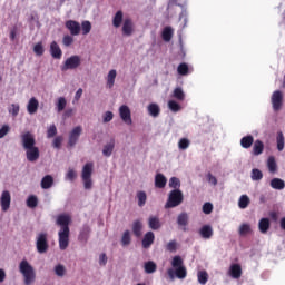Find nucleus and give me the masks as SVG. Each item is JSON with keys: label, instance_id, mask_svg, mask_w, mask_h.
<instances>
[{"label": "nucleus", "instance_id": "obj_1", "mask_svg": "<svg viewBox=\"0 0 285 285\" xmlns=\"http://www.w3.org/2000/svg\"><path fill=\"white\" fill-rule=\"evenodd\" d=\"M72 218L68 214L57 216L56 224L60 227L58 232V244L60 250H66L70 246V224Z\"/></svg>", "mask_w": 285, "mask_h": 285}, {"label": "nucleus", "instance_id": "obj_2", "mask_svg": "<svg viewBox=\"0 0 285 285\" xmlns=\"http://www.w3.org/2000/svg\"><path fill=\"white\" fill-rule=\"evenodd\" d=\"M22 148L26 150V157L29 161L35 163L39 159V147L36 146L37 140L35 135L30 131L21 134L20 136Z\"/></svg>", "mask_w": 285, "mask_h": 285}, {"label": "nucleus", "instance_id": "obj_3", "mask_svg": "<svg viewBox=\"0 0 285 285\" xmlns=\"http://www.w3.org/2000/svg\"><path fill=\"white\" fill-rule=\"evenodd\" d=\"M173 268H176L175 272L173 268L168 269V275L171 279L178 277V279H186V275H188V272L186 271V267L184 266V259H181V256H174L171 261Z\"/></svg>", "mask_w": 285, "mask_h": 285}, {"label": "nucleus", "instance_id": "obj_4", "mask_svg": "<svg viewBox=\"0 0 285 285\" xmlns=\"http://www.w3.org/2000/svg\"><path fill=\"white\" fill-rule=\"evenodd\" d=\"M19 271L24 277V285H31L35 283L37 274L35 273V267H32L28 261L23 259L20 262Z\"/></svg>", "mask_w": 285, "mask_h": 285}, {"label": "nucleus", "instance_id": "obj_5", "mask_svg": "<svg viewBox=\"0 0 285 285\" xmlns=\"http://www.w3.org/2000/svg\"><path fill=\"white\" fill-rule=\"evenodd\" d=\"M184 203V194L179 189H173L169 193L167 203L165 204V208H177V206H181Z\"/></svg>", "mask_w": 285, "mask_h": 285}, {"label": "nucleus", "instance_id": "obj_6", "mask_svg": "<svg viewBox=\"0 0 285 285\" xmlns=\"http://www.w3.org/2000/svg\"><path fill=\"white\" fill-rule=\"evenodd\" d=\"M94 166L95 165L92 163H87L82 167L81 179L83 181L85 190H90V188H92V168H94Z\"/></svg>", "mask_w": 285, "mask_h": 285}, {"label": "nucleus", "instance_id": "obj_7", "mask_svg": "<svg viewBox=\"0 0 285 285\" xmlns=\"http://www.w3.org/2000/svg\"><path fill=\"white\" fill-rule=\"evenodd\" d=\"M81 66V57L75 55L69 57L63 65L61 66L62 72H67V70H77Z\"/></svg>", "mask_w": 285, "mask_h": 285}, {"label": "nucleus", "instance_id": "obj_8", "mask_svg": "<svg viewBox=\"0 0 285 285\" xmlns=\"http://www.w3.org/2000/svg\"><path fill=\"white\" fill-rule=\"evenodd\" d=\"M50 246L48 245V234L47 233H40L37 237V242H36V248L37 252L40 255H43V253H48V248Z\"/></svg>", "mask_w": 285, "mask_h": 285}, {"label": "nucleus", "instance_id": "obj_9", "mask_svg": "<svg viewBox=\"0 0 285 285\" xmlns=\"http://www.w3.org/2000/svg\"><path fill=\"white\" fill-rule=\"evenodd\" d=\"M82 132H83V128H81V126L75 127L69 132V139H68V144H67V148H75V146H77V141H79V138L81 137Z\"/></svg>", "mask_w": 285, "mask_h": 285}, {"label": "nucleus", "instance_id": "obj_10", "mask_svg": "<svg viewBox=\"0 0 285 285\" xmlns=\"http://www.w3.org/2000/svg\"><path fill=\"white\" fill-rule=\"evenodd\" d=\"M284 105V95L281 90H276L272 95V106L275 112L282 110V106Z\"/></svg>", "mask_w": 285, "mask_h": 285}, {"label": "nucleus", "instance_id": "obj_11", "mask_svg": "<svg viewBox=\"0 0 285 285\" xmlns=\"http://www.w3.org/2000/svg\"><path fill=\"white\" fill-rule=\"evenodd\" d=\"M119 115H120V119H122V121L127 124V126H132V116L130 114L129 106H126V105L120 106Z\"/></svg>", "mask_w": 285, "mask_h": 285}, {"label": "nucleus", "instance_id": "obj_12", "mask_svg": "<svg viewBox=\"0 0 285 285\" xmlns=\"http://www.w3.org/2000/svg\"><path fill=\"white\" fill-rule=\"evenodd\" d=\"M12 202V196H10V191L4 190L0 197V206L3 213H8L10 210V203Z\"/></svg>", "mask_w": 285, "mask_h": 285}, {"label": "nucleus", "instance_id": "obj_13", "mask_svg": "<svg viewBox=\"0 0 285 285\" xmlns=\"http://www.w3.org/2000/svg\"><path fill=\"white\" fill-rule=\"evenodd\" d=\"M67 30H69L71 37H77L80 35L81 32V24H79V22L75 21V20H68L65 23Z\"/></svg>", "mask_w": 285, "mask_h": 285}, {"label": "nucleus", "instance_id": "obj_14", "mask_svg": "<svg viewBox=\"0 0 285 285\" xmlns=\"http://www.w3.org/2000/svg\"><path fill=\"white\" fill-rule=\"evenodd\" d=\"M132 32H135V23H132V19L126 18L122 23V35L131 37Z\"/></svg>", "mask_w": 285, "mask_h": 285}, {"label": "nucleus", "instance_id": "obj_15", "mask_svg": "<svg viewBox=\"0 0 285 285\" xmlns=\"http://www.w3.org/2000/svg\"><path fill=\"white\" fill-rule=\"evenodd\" d=\"M189 222H190V217L188 216V213H186V212L180 213L177 217V224L181 228V230H184L185 233H186V230H188V228H186V226H188Z\"/></svg>", "mask_w": 285, "mask_h": 285}, {"label": "nucleus", "instance_id": "obj_16", "mask_svg": "<svg viewBox=\"0 0 285 285\" xmlns=\"http://www.w3.org/2000/svg\"><path fill=\"white\" fill-rule=\"evenodd\" d=\"M142 248H150L155 244V233L147 232L142 238Z\"/></svg>", "mask_w": 285, "mask_h": 285}, {"label": "nucleus", "instance_id": "obj_17", "mask_svg": "<svg viewBox=\"0 0 285 285\" xmlns=\"http://www.w3.org/2000/svg\"><path fill=\"white\" fill-rule=\"evenodd\" d=\"M50 55L53 59H61L63 51H61V47L57 41H52L50 45Z\"/></svg>", "mask_w": 285, "mask_h": 285}, {"label": "nucleus", "instance_id": "obj_18", "mask_svg": "<svg viewBox=\"0 0 285 285\" xmlns=\"http://www.w3.org/2000/svg\"><path fill=\"white\" fill-rule=\"evenodd\" d=\"M229 275L233 279H239V277H242V265L232 264L229 267Z\"/></svg>", "mask_w": 285, "mask_h": 285}, {"label": "nucleus", "instance_id": "obj_19", "mask_svg": "<svg viewBox=\"0 0 285 285\" xmlns=\"http://www.w3.org/2000/svg\"><path fill=\"white\" fill-rule=\"evenodd\" d=\"M148 226L151 230H159V228H161V220H159V216H150L148 218Z\"/></svg>", "mask_w": 285, "mask_h": 285}, {"label": "nucleus", "instance_id": "obj_20", "mask_svg": "<svg viewBox=\"0 0 285 285\" xmlns=\"http://www.w3.org/2000/svg\"><path fill=\"white\" fill-rule=\"evenodd\" d=\"M27 110L29 115H35L37 110H39V100H37V98L35 97L30 98L27 105Z\"/></svg>", "mask_w": 285, "mask_h": 285}, {"label": "nucleus", "instance_id": "obj_21", "mask_svg": "<svg viewBox=\"0 0 285 285\" xmlns=\"http://www.w3.org/2000/svg\"><path fill=\"white\" fill-rule=\"evenodd\" d=\"M131 230L135 237H141V235H144V224L141 223V220H135L132 223Z\"/></svg>", "mask_w": 285, "mask_h": 285}, {"label": "nucleus", "instance_id": "obj_22", "mask_svg": "<svg viewBox=\"0 0 285 285\" xmlns=\"http://www.w3.org/2000/svg\"><path fill=\"white\" fill-rule=\"evenodd\" d=\"M89 237H90V226L83 225L82 229L79 233L78 239H79V242H82L83 244H86V242H88Z\"/></svg>", "mask_w": 285, "mask_h": 285}, {"label": "nucleus", "instance_id": "obj_23", "mask_svg": "<svg viewBox=\"0 0 285 285\" xmlns=\"http://www.w3.org/2000/svg\"><path fill=\"white\" fill-rule=\"evenodd\" d=\"M199 235L203 239H210V237H213V227L210 225H204L199 229Z\"/></svg>", "mask_w": 285, "mask_h": 285}, {"label": "nucleus", "instance_id": "obj_24", "mask_svg": "<svg viewBox=\"0 0 285 285\" xmlns=\"http://www.w3.org/2000/svg\"><path fill=\"white\" fill-rule=\"evenodd\" d=\"M148 114L150 115V117H159L160 112H161V108H159V105L151 102L148 105L147 107Z\"/></svg>", "mask_w": 285, "mask_h": 285}, {"label": "nucleus", "instance_id": "obj_25", "mask_svg": "<svg viewBox=\"0 0 285 285\" xmlns=\"http://www.w3.org/2000/svg\"><path fill=\"white\" fill-rule=\"evenodd\" d=\"M264 153V142L262 140H256L253 146L252 155L254 157H259Z\"/></svg>", "mask_w": 285, "mask_h": 285}, {"label": "nucleus", "instance_id": "obj_26", "mask_svg": "<svg viewBox=\"0 0 285 285\" xmlns=\"http://www.w3.org/2000/svg\"><path fill=\"white\" fill-rule=\"evenodd\" d=\"M167 183H168V179H166V176H164V174H157L155 176V187L156 188H166Z\"/></svg>", "mask_w": 285, "mask_h": 285}, {"label": "nucleus", "instance_id": "obj_27", "mask_svg": "<svg viewBox=\"0 0 285 285\" xmlns=\"http://www.w3.org/2000/svg\"><path fill=\"white\" fill-rule=\"evenodd\" d=\"M271 188H274V190H284L285 188V181L281 178H273L269 183Z\"/></svg>", "mask_w": 285, "mask_h": 285}, {"label": "nucleus", "instance_id": "obj_28", "mask_svg": "<svg viewBox=\"0 0 285 285\" xmlns=\"http://www.w3.org/2000/svg\"><path fill=\"white\" fill-rule=\"evenodd\" d=\"M253 144H255V138L253 137V135L244 136L240 139L242 148L248 149L253 146Z\"/></svg>", "mask_w": 285, "mask_h": 285}, {"label": "nucleus", "instance_id": "obj_29", "mask_svg": "<svg viewBox=\"0 0 285 285\" xmlns=\"http://www.w3.org/2000/svg\"><path fill=\"white\" fill-rule=\"evenodd\" d=\"M261 233L266 234L271 229V220L268 218H262L258 223Z\"/></svg>", "mask_w": 285, "mask_h": 285}, {"label": "nucleus", "instance_id": "obj_30", "mask_svg": "<svg viewBox=\"0 0 285 285\" xmlns=\"http://www.w3.org/2000/svg\"><path fill=\"white\" fill-rule=\"evenodd\" d=\"M52 184H55V178H52L50 175H47L41 180V188L43 190H48V188H52Z\"/></svg>", "mask_w": 285, "mask_h": 285}, {"label": "nucleus", "instance_id": "obj_31", "mask_svg": "<svg viewBox=\"0 0 285 285\" xmlns=\"http://www.w3.org/2000/svg\"><path fill=\"white\" fill-rule=\"evenodd\" d=\"M112 150H115V139H111L107 145L104 146V157H110V155H112Z\"/></svg>", "mask_w": 285, "mask_h": 285}, {"label": "nucleus", "instance_id": "obj_32", "mask_svg": "<svg viewBox=\"0 0 285 285\" xmlns=\"http://www.w3.org/2000/svg\"><path fill=\"white\" fill-rule=\"evenodd\" d=\"M136 197L138 199V206L140 208H144V206H146V202H148V195H146V191L144 190L137 191Z\"/></svg>", "mask_w": 285, "mask_h": 285}, {"label": "nucleus", "instance_id": "obj_33", "mask_svg": "<svg viewBox=\"0 0 285 285\" xmlns=\"http://www.w3.org/2000/svg\"><path fill=\"white\" fill-rule=\"evenodd\" d=\"M115 79H117V70L111 69L107 76V88L111 89L115 86Z\"/></svg>", "mask_w": 285, "mask_h": 285}, {"label": "nucleus", "instance_id": "obj_34", "mask_svg": "<svg viewBox=\"0 0 285 285\" xmlns=\"http://www.w3.org/2000/svg\"><path fill=\"white\" fill-rule=\"evenodd\" d=\"M122 22H124V12L117 11L112 19L114 28H120Z\"/></svg>", "mask_w": 285, "mask_h": 285}, {"label": "nucleus", "instance_id": "obj_35", "mask_svg": "<svg viewBox=\"0 0 285 285\" xmlns=\"http://www.w3.org/2000/svg\"><path fill=\"white\" fill-rule=\"evenodd\" d=\"M276 144H277V150L282 153L284 150L285 140H284V132L278 131L276 136Z\"/></svg>", "mask_w": 285, "mask_h": 285}, {"label": "nucleus", "instance_id": "obj_36", "mask_svg": "<svg viewBox=\"0 0 285 285\" xmlns=\"http://www.w3.org/2000/svg\"><path fill=\"white\" fill-rule=\"evenodd\" d=\"M267 168L269 173H277V161L274 156H269L267 159Z\"/></svg>", "mask_w": 285, "mask_h": 285}, {"label": "nucleus", "instance_id": "obj_37", "mask_svg": "<svg viewBox=\"0 0 285 285\" xmlns=\"http://www.w3.org/2000/svg\"><path fill=\"white\" fill-rule=\"evenodd\" d=\"M253 233V229H250V226L248 224H242L238 229V234L240 237H245V235H250Z\"/></svg>", "mask_w": 285, "mask_h": 285}, {"label": "nucleus", "instance_id": "obj_38", "mask_svg": "<svg viewBox=\"0 0 285 285\" xmlns=\"http://www.w3.org/2000/svg\"><path fill=\"white\" fill-rule=\"evenodd\" d=\"M249 205H250V198L246 195H242L238 200L239 208H242V209L248 208Z\"/></svg>", "mask_w": 285, "mask_h": 285}, {"label": "nucleus", "instance_id": "obj_39", "mask_svg": "<svg viewBox=\"0 0 285 285\" xmlns=\"http://www.w3.org/2000/svg\"><path fill=\"white\" fill-rule=\"evenodd\" d=\"M252 180L253 181H262V179H264V174L262 173V170L254 168L252 169Z\"/></svg>", "mask_w": 285, "mask_h": 285}, {"label": "nucleus", "instance_id": "obj_40", "mask_svg": "<svg viewBox=\"0 0 285 285\" xmlns=\"http://www.w3.org/2000/svg\"><path fill=\"white\" fill-rule=\"evenodd\" d=\"M198 282L203 285L208 283V272L207 271H199L197 273Z\"/></svg>", "mask_w": 285, "mask_h": 285}, {"label": "nucleus", "instance_id": "obj_41", "mask_svg": "<svg viewBox=\"0 0 285 285\" xmlns=\"http://www.w3.org/2000/svg\"><path fill=\"white\" fill-rule=\"evenodd\" d=\"M161 37L164 41H170L173 39V28L165 27Z\"/></svg>", "mask_w": 285, "mask_h": 285}, {"label": "nucleus", "instance_id": "obj_42", "mask_svg": "<svg viewBox=\"0 0 285 285\" xmlns=\"http://www.w3.org/2000/svg\"><path fill=\"white\" fill-rule=\"evenodd\" d=\"M155 271H157V264H155V262L148 261L147 263H145V272L147 274H153L155 273Z\"/></svg>", "mask_w": 285, "mask_h": 285}, {"label": "nucleus", "instance_id": "obj_43", "mask_svg": "<svg viewBox=\"0 0 285 285\" xmlns=\"http://www.w3.org/2000/svg\"><path fill=\"white\" fill-rule=\"evenodd\" d=\"M38 205H39V199L37 198V196L31 195L28 197L27 199L28 208H37Z\"/></svg>", "mask_w": 285, "mask_h": 285}, {"label": "nucleus", "instance_id": "obj_44", "mask_svg": "<svg viewBox=\"0 0 285 285\" xmlns=\"http://www.w3.org/2000/svg\"><path fill=\"white\" fill-rule=\"evenodd\" d=\"M181 186V181L177 177H171L169 179V188H174V190H179Z\"/></svg>", "mask_w": 285, "mask_h": 285}, {"label": "nucleus", "instance_id": "obj_45", "mask_svg": "<svg viewBox=\"0 0 285 285\" xmlns=\"http://www.w3.org/2000/svg\"><path fill=\"white\" fill-rule=\"evenodd\" d=\"M130 242H131L130 230H125L121 237L122 246H130Z\"/></svg>", "mask_w": 285, "mask_h": 285}, {"label": "nucleus", "instance_id": "obj_46", "mask_svg": "<svg viewBox=\"0 0 285 285\" xmlns=\"http://www.w3.org/2000/svg\"><path fill=\"white\" fill-rule=\"evenodd\" d=\"M33 52L35 55H37V57H42L43 52H46V50L43 49V43H36L33 47Z\"/></svg>", "mask_w": 285, "mask_h": 285}, {"label": "nucleus", "instance_id": "obj_47", "mask_svg": "<svg viewBox=\"0 0 285 285\" xmlns=\"http://www.w3.org/2000/svg\"><path fill=\"white\" fill-rule=\"evenodd\" d=\"M82 35H90V30H92V24L90 21H82L81 23Z\"/></svg>", "mask_w": 285, "mask_h": 285}, {"label": "nucleus", "instance_id": "obj_48", "mask_svg": "<svg viewBox=\"0 0 285 285\" xmlns=\"http://www.w3.org/2000/svg\"><path fill=\"white\" fill-rule=\"evenodd\" d=\"M168 106L171 112H179L181 110V106L175 100H169Z\"/></svg>", "mask_w": 285, "mask_h": 285}, {"label": "nucleus", "instance_id": "obj_49", "mask_svg": "<svg viewBox=\"0 0 285 285\" xmlns=\"http://www.w3.org/2000/svg\"><path fill=\"white\" fill-rule=\"evenodd\" d=\"M177 72L183 77L188 75V65L186 62H181L177 68Z\"/></svg>", "mask_w": 285, "mask_h": 285}, {"label": "nucleus", "instance_id": "obj_50", "mask_svg": "<svg viewBox=\"0 0 285 285\" xmlns=\"http://www.w3.org/2000/svg\"><path fill=\"white\" fill-rule=\"evenodd\" d=\"M67 104L68 102L66 101V98L60 97L58 99V102H57V110H58V112H62V110H66Z\"/></svg>", "mask_w": 285, "mask_h": 285}, {"label": "nucleus", "instance_id": "obj_51", "mask_svg": "<svg viewBox=\"0 0 285 285\" xmlns=\"http://www.w3.org/2000/svg\"><path fill=\"white\" fill-rule=\"evenodd\" d=\"M174 97L175 99H178V101H184L186 95L184 94V90H181V88H176L174 90Z\"/></svg>", "mask_w": 285, "mask_h": 285}, {"label": "nucleus", "instance_id": "obj_52", "mask_svg": "<svg viewBox=\"0 0 285 285\" xmlns=\"http://www.w3.org/2000/svg\"><path fill=\"white\" fill-rule=\"evenodd\" d=\"M190 146V140L188 138H181L178 142V148L180 150H186Z\"/></svg>", "mask_w": 285, "mask_h": 285}, {"label": "nucleus", "instance_id": "obj_53", "mask_svg": "<svg viewBox=\"0 0 285 285\" xmlns=\"http://www.w3.org/2000/svg\"><path fill=\"white\" fill-rule=\"evenodd\" d=\"M166 250H168V253H177V240H170L166 245Z\"/></svg>", "mask_w": 285, "mask_h": 285}, {"label": "nucleus", "instance_id": "obj_54", "mask_svg": "<svg viewBox=\"0 0 285 285\" xmlns=\"http://www.w3.org/2000/svg\"><path fill=\"white\" fill-rule=\"evenodd\" d=\"M55 273L58 277H63L66 275V267L59 264L55 267Z\"/></svg>", "mask_w": 285, "mask_h": 285}, {"label": "nucleus", "instance_id": "obj_55", "mask_svg": "<svg viewBox=\"0 0 285 285\" xmlns=\"http://www.w3.org/2000/svg\"><path fill=\"white\" fill-rule=\"evenodd\" d=\"M56 136H57V126L51 125L47 130V138L52 139V137H56Z\"/></svg>", "mask_w": 285, "mask_h": 285}, {"label": "nucleus", "instance_id": "obj_56", "mask_svg": "<svg viewBox=\"0 0 285 285\" xmlns=\"http://www.w3.org/2000/svg\"><path fill=\"white\" fill-rule=\"evenodd\" d=\"M62 43L66 48L70 47L71 43H75V38L70 35H66L62 38Z\"/></svg>", "mask_w": 285, "mask_h": 285}, {"label": "nucleus", "instance_id": "obj_57", "mask_svg": "<svg viewBox=\"0 0 285 285\" xmlns=\"http://www.w3.org/2000/svg\"><path fill=\"white\" fill-rule=\"evenodd\" d=\"M19 35V27L13 26L11 29H10V33H9V39L10 41H14V39H17V36Z\"/></svg>", "mask_w": 285, "mask_h": 285}, {"label": "nucleus", "instance_id": "obj_58", "mask_svg": "<svg viewBox=\"0 0 285 285\" xmlns=\"http://www.w3.org/2000/svg\"><path fill=\"white\" fill-rule=\"evenodd\" d=\"M66 179H68L69 181H75V179H77V171H75V169L72 168H69L66 175Z\"/></svg>", "mask_w": 285, "mask_h": 285}, {"label": "nucleus", "instance_id": "obj_59", "mask_svg": "<svg viewBox=\"0 0 285 285\" xmlns=\"http://www.w3.org/2000/svg\"><path fill=\"white\" fill-rule=\"evenodd\" d=\"M62 142H63V137L62 136H57L53 139L52 146H53V148H57L59 150V148H61Z\"/></svg>", "mask_w": 285, "mask_h": 285}, {"label": "nucleus", "instance_id": "obj_60", "mask_svg": "<svg viewBox=\"0 0 285 285\" xmlns=\"http://www.w3.org/2000/svg\"><path fill=\"white\" fill-rule=\"evenodd\" d=\"M19 110H20L19 105L12 104L9 109V112H10V115H12V117H17V115H19Z\"/></svg>", "mask_w": 285, "mask_h": 285}, {"label": "nucleus", "instance_id": "obj_61", "mask_svg": "<svg viewBox=\"0 0 285 285\" xmlns=\"http://www.w3.org/2000/svg\"><path fill=\"white\" fill-rule=\"evenodd\" d=\"M206 179L212 186H217V177L213 176L212 173L207 174Z\"/></svg>", "mask_w": 285, "mask_h": 285}, {"label": "nucleus", "instance_id": "obj_62", "mask_svg": "<svg viewBox=\"0 0 285 285\" xmlns=\"http://www.w3.org/2000/svg\"><path fill=\"white\" fill-rule=\"evenodd\" d=\"M203 213H205V215H210V213H213V204L205 203L203 205Z\"/></svg>", "mask_w": 285, "mask_h": 285}, {"label": "nucleus", "instance_id": "obj_63", "mask_svg": "<svg viewBox=\"0 0 285 285\" xmlns=\"http://www.w3.org/2000/svg\"><path fill=\"white\" fill-rule=\"evenodd\" d=\"M8 132H10V126L3 125L0 128V139H3V137H6V135H8Z\"/></svg>", "mask_w": 285, "mask_h": 285}, {"label": "nucleus", "instance_id": "obj_64", "mask_svg": "<svg viewBox=\"0 0 285 285\" xmlns=\"http://www.w3.org/2000/svg\"><path fill=\"white\" fill-rule=\"evenodd\" d=\"M114 117H115V115L112 114V111H106L104 115V124H108V122L112 121Z\"/></svg>", "mask_w": 285, "mask_h": 285}]
</instances>
